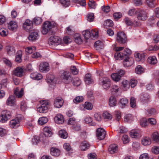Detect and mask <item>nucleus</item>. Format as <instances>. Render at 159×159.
Instances as JSON below:
<instances>
[{"mask_svg":"<svg viewBox=\"0 0 159 159\" xmlns=\"http://www.w3.org/2000/svg\"><path fill=\"white\" fill-rule=\"evenodd\" d=\"M44 134L46 137H50L52 134L51 129L48 127H45L43 129Z\"/></svg>","mask_w":159,"mask_h":159,"instance_id":"393cba45","label":"nucleus"},{"mask_svg":"<svg viewBox=\"0 0 159 159\" xmlns=\"http://www.w3.org/2000/svg\"><path fill=\"white\" fill-rule=\"evenodd\" d=\"M8 27L10 30L15 31L18 27V25L16 21H11L8 24Z\"/></svg>","mask_w":159,"mask_h":159,"instance_id":"6ab92c4d","label":"nucleus"},{"mask_svg":"<svg viewBox=\"0 0 159 159\" xmlns=\"http://www.w3.org/2000/svg\"><path fill=\"white\" fill-rule=\"evenodd\" d=\"M111 76L112 79L114 81L118 82L120 81L121 78V76L120 75L116 73H112Z\"/></svg>","mask_w":159,"mask_h":159,"instance_id":"ea45409f","label":"nucleus"},{"mask_svg":"<svg viewBox=\"0 0 159 159\" xmlns=\"http://www.w3.org/2000/svg\"><path fill=\"white\" fill-rule=\"evenodd\" d=\"M36 48L34 46H31L25 48V51L26 53L30 54L32 53L33 52L35 51Z\"/></svg>","mask_w":159,"mask_h":159,"instance_id":"864d4df0","label":"nucleus"},{"mask_svg":"<svg viewBox=\"0 0 159 159\" xmlns=\"http://www.w3.org/2000/svg\"><path fill=\"white\" fill-rule=\"evenodd\" d=\"M39 69L41 72H47L49 70V64L46 62L41 63L39 65Z\"/></svg>","mask_w":159,"mask_h":159,"instance_id":"ddd939ff","label":"nucleus"},{"mask_svg":"<svg viewBox=\"0 0 159 159\" xmlns=\"http://www.w3.org/2000/svg\"><path fill=\"white\" fill-rule=\"evenodd\" d=\"M5 48L8 55L9 56L14 55L16 53V50L14 47L12 46L8 45Z\"/></svg>","mask_w":159,"mask_h":159,"instance_id":"dca6fc26","label":"nucleus"},{"mask_svg":"<svg viewBox=\"0 0 159 159\" xmlns=\"http://www.w3.org/2000/svg\"><path fill=\"white\" fill-rule=\"evenodd\" d=\"M156 0H146L148 6L150 7H154L156 5Z\"/></svg>","mask_w":159,"mask_h":159,"instance_id":"37998d69","label":"nucleus"},{"mask_svg":"<svg viewBox=\"0 0 159 159\" xmlns=\"http://www.w3.org/2000/svg\"><path fill=\"white\" fill-rule=\"evenodd\" d=\"M102 116L106 119L111 120L112 118V116L107 111H104L103 113Z\"/></svg>","mask_w":159,"mask_h":159,"instance_id":"6e6d98bb","label":"nucleus"},{"mask_svg":"<svg viewBox=\"0 0 159 159\" xmlns=\"http://www.w3.org/2000/svg\"><path fill=\"white\" fill-rule=\"evenodd\" d=\"M64 101L62 98L60 97L56 98L54 100V106L55 107L60 108L63 105Z\"/></svg>","mask_w":159,"mask_h":159,"instance_id":"9b49d317","label":"nucleus"},{"mask_svg":"<svg viewBox=\"0 0 159 159\" xmlns=\"http://www.w3.org/2000/svg\"><path fill=\"white\" fill-rule=\"evenodd\" d=\"M147 61L150 64H155L157 62V60L155 57L153 56L149 57L147 59Z\"/></svg>","mask_w":159,"mask_h":159,"instance_id":"4c0bfd02","label":"nucleus"},{"mask_svg":"<svg viewBox=\"0 0 159 159\" xmlns=\"http://www.w3.org/2000/svg\"><path fill=\"white\" fill-rule=\"evenodd\" d=\"M14 94L18 98H21L24 94V89L21 88L19 91L18 88H16L14 91Z\"/></svg>","mask_w":159,"mask_h":159,"instance_id":"b1692460","label":"nucleus"},{"mask_svg":"<svg viewBox=\"0 0 159 159\" xmlns=\"http://www.w3.org/2000/svg\"><path fill=\"white\" fill-rule=\"evenodd\" d=\"M55 122L58 124H61L64 122V118L62 115L58 114L54 118Z\"/></svg>","mask_w":159,"mask_h":159,"instance_id":"4be33fe9","label":"nucleus"},{"mask_svg":"<svg viewBox=\"0 0 159 159\" xmlns=\"http://www.w3.org/2000/svg\"><path fill=\"white\" fill-rule=\"evenodd\" d=\"M104 25L106 28L111 27L113 25V23L111 20L108 19L104 22Z\"/></svg>","mask_w":159,"mask_h":159,"instance_id":"8fccbe9b","label":"nucleus"},{"mask_svg":"<svg viewBox=\"0 0 159 159\" xmlns=\"http://www.w3.org/2000/svg\"><path fill=\"white\" fill-rule=\"evenodd\" d=\"M131 137L133 138H138L141 136V132L139 129H133L130 133Z\"/></svg>","mask_w":159,"mask_h":159,"instance_id":"a211bd4d","label":"nucleus"},{"mask_svg":"<svg viewBox=\"0 0 159 159\" xmlns=\"http://www.w3.org/2000/svg\"><path fill=\"white\" fill-rule=\"evenodd\" d=\"M55 25H52L51 22L49 21H46L44 22L42 27L41 32L43 34H46L55 25H56V23L54 24Z\"/></svg>","mask_w":159,"mask_h":159,"instance_id":"20e7f679","label":"nucleus"},{"mask_svg":"<svg viewBox=\"0 0 159 159\" xmlns=\"http://www.w3.org/2000/svg\"><path fill=\"white\" fill-rule=\"evenodd\" d=\"M11 117V112L8 110H5L2 111L0 115V122L5 123Z\"/></svg>","mask_w":159,"mask_h":159,"instance_id":"7ed1b4c3","label":"nucleus"},{"mask_svg":"<svg viewBox=\"0 0 159 159\" xmlns=\"http://www.w3.org/2000/svg\"><path fill=\"white\" fill-rule=\"evenodd\" d=\"M49 104L48 102L45 100L40 101V104L37 107V111L40 113H45L47 112Z\"/></svg>","mask_w":159,"mask_h":159,"instance_id":"f257e3e1","label":"nucleus"},{"mask_svg":"<svg viewBox=\"0 0 159 159\" xmlns=\"http://www.w3.org/2000/svg\"><path fill=\"white\" fill-rule=\"evenodd\" d=\"M61 78L67 84L72 81V78L70 76V73L67 71H65L62 73L61 75Z\"/></svg>","mask_w":159,"mask_h":159,"instance_id":"6e6552de","label":"nucleus"},{"mask_svg":"<svg viewBox=\"0 0 159 159\" xmlns=\"http://www.w3.org/2000/svg\"><path fill=\"white\" fill-rule=\"evenodd\" d=\"M122 140L124 144H126L129 142L128 136L126 135H124L123 136Z\"/></svg>","mask_w":159,"mask_h":159,"instance_id":"69168bd1","label":"nucleus"},{"mask_svg":"<svg viewBox=\"0 0 159 159\" xmlns=\"http://www.w3.org/2000/svg\"><path fill=\"white\" fill-rule=\"evenodd\" d=\"M149 96L147 93L145 94L141 97V100L143 102H147L149 100Z\"/></svg>","mask_w":159,"mask_h":159,"instance_id":"052dcab7","label":"nucleus"},{"mask_svg":"<svg viewBox=\"0 0 159 159\" xmlns=\"http://www.w3.org/2000/svg\"><path fill=\"white\" fill-rule=\"evenodd\" d=\"M83 100V98L82 96H78L76 97L73 100L75 103H77L82 102Z\"/></svg>","mask_w":159,"mask_h":159,"instance_id":"0e129e2a","label":"nucleus"},{"mask_svg":"<svg viewBox=\"0 0 159 159\" xmlns=\"http://www.w3.org/2000/svg\"><path fill=\"white\" fill-rule=\"evenodd\" d=\"M118 146L115 144L110 145L108 148V152L111 154H113L117 152L118 151Z\"/></svg>","mask_w":159,"mask_h":159,"instance_id":"f3484780","label":"nucleus"},{"mask_svg":"<svg viewBox=\"0 0 159 159\" xmlns=\"http://www.w3.org/2000/svg\"><path fill=\"white\" fill-rule=\"evenodd\" d=\"M136 60L137 61H143L144 60V55L143 54H140L137 53L135 55Z\"/></svg>","mask_w":159,"mask_h":159,"instance_id":"72a5a7b5","label":"nucleus"},{"mask_svg":"<svg viewBox=\"0 0 159 159\" xmlns=\"http://www.w3.org/2000/svg\"><path fill=\"white\" fill-rule=\"evenodd\" d=\"M73 1L75 3L79 4L82 6H84L86 4L85 0H73Z\"/></svg>","mask_w":159,"mask_h":159,"instance_id":"bf43d9fd","label":"nucleus"},{"mask_svg":"<svg viewBox=\"0 0 159 159\" xmlns=\"http://www.w3.org/2000/svg\"><path fill=\"white\" fill-rule=\"evenodd\" d=\"M134 62L133 58L131 57H126L123 61V63L124 66L125 67H128L131 66Z\"/></svg>","mask_w":159,"mask_h":159,"instance_id":"4468645a","label":"nucleus"},{"mask_svg":"<svg viewBox=\"0 0 159 159\" xmlns=\"http://www.w3.org/2000/svg\"><path fill=\"white\" fill-rule=\"evenodd\" d=\"M75 41L77 44H80L82 43V40L81 38L80 35L78 33L75 34L74 36Z\"/></svg>","mask_w":159,"mask_h":159,"instance_id":"2f4dec72","label":"nucleus"},{"mask_svg":"<svg viewBox=\"0 0 159 159\" xmlns=\"http://www.w3.org/2000/svg\"><path fill=\"white\" fill-rule=\"evenodd\" d=\"M114 116L115 119L119 121L121 117V114L120 111H116L114 112Z\"/></svg>","mask_w":159,"mask_h":159,"instance_id":"13d9d810","label":"nucleus"},{"mask_svg":"<svg viewBox=\"0 0 159 159\" xmlns=\"http://www.w3.org/2000/svg\"><path fill=\"white\" fill-rule=\"evenodd\" d=\"M38 34L37 32H34L30 33L28 37L29 40L34 41L37 40Z\"/></svg>","mask_w":159,"mask_h":159,"instance_id":"cd10ccee","label":"nucleus"},{"mask_svg":"<svg viewBox=\"0 0 159 159\" xmlns=\"http://www.w3.org/2000/svg\"><path fill=\"white\" fill-rule=\"evenodd\" d=\"M91 34L92 39L96 38L98 35V30H93L91 31Z\"/></svg>","mask_w":159,"mask_h":159,"instance_id":"09e8293b","label":"nucleus"},{"mask_svg":"<svg viewBox=\"0 0 159 159\" xmlns=\"http://www.w3.org/2000/svg\"><path fill=\"white\" fill-rule=\"evenodd\" d=\"M20 108L21 110L24 111L27 108V105L26 102L25 101H22L21 102L20 106Z\"/></svg>","mask_w":159,"mask_h":159,"instance_id":"e2e57ef3","label":"nucleus"},{"mask_svg":"<svg viewBox=\"0 0 159 159\" xmlns=\"http://www.w3.org/2000/svg\"><path fill=\"white\" fill-rule=\"evenodd\" d=\"M84 80L86 84H89L94 83V81L91 75L89 73L86 74Z\"/></svg>","mask_w":159,"mask_h":159,"instance_id":"412c9836","label":"nucleus"},{"mask_svg":"<svg viewBox=\"0 0 159 159\" xmlns=\"http://www.w3.org/2000/svg\"><path fill=\"white\" fill-rule=\"evenodd\" d=\"M46 80L48 83H51L52 84L56 83L54 76L53 75H47L46 76Z\"/></svg>","mask_w":159,"mask_h":159,"instance_id":"c756f323","label":"nucleus"},{"mask_svg":"<svg viewBox=\"0 0 159 159\" xmlns=\"http://www.w3.org/2000/svg\"><path fill=\"white\" fill-rule=\"evenodd\" d=\"M119 87L116 85H113L111 89V91L112 93H117L119 91Z\"/></svg>","mask_w":159,"mask_h":159,"instance_id":"680f3d73","label":"nucleus"},{"mask_svg":"<svg viewBox=\"0 0 159 159\" xmlns=\"http://www.w3.org/2000/svg\"><path fill=\"white\" fill-rule=\"evenodd\" d=\"M128 103V100L125 98L121 99L119 102L120 105L122 108L126 106Z\"/></svg>","mask_w":159,"mask_h":159,"instance_id":"a19ab883","label":"nucleus"},{"mask_svg":"<svg viewBox=\"0 0 159 159\" xmlns=\"http://www.w3.org/2000/svg\"><path fill=\"white\" fill-rule=\"evenodd\" d=\"M124 21L125 23L128 26H131L134 25L136 26H138L140 25V23L139 22L135 21L133 22L128 17L125 18Z\"/></svg>","mask_w":159,"mask_h":159,"instance_id":"5701e85b","label":"nucleus"},{"mask_svg":"<svg viewBox=\"0 0 159 159\" xmlns=\"http://www.w3.org/2000/svg\"><path fill=\"white\" fill-rule=\"evenodd\" d=\"M25 69L19 66L14 70L13 74L17 76L21 77L23 75Z\"/></svg>","mask_w":159,"mask_h":159,"instance_id":"1a4fd4ad","label":"nucleus"},{"mask_svg":"<svg viewBox=\"0 0 159 159\" xmlns=\"http://www.w3.org/2000/svg\"><path fill=\"white\" fill-rule=\"evenodd\" d=\"M71 71L73 75H77L78 72V70L75 66H71L70 67Z\"/></svg>","mask_w":159,"mask_h":159,"instance_id":"338daca9","label":"nucleus"},{"mask_svg":"<svg viewBox=\"0 0 159 159\" xmlns=\"http://www.w3.org/2000/svg\"><path fill=\"white\" fill-rule=\"evenodd\" d=\"M50 153L51 154L55 157L58 156L60 154V150L57 148H52L50 149Z\"/></svg>","mask_w":159,"mask_h":159,"instance_id":"a878e982","label":"nucleus"},{"mask_svg":"<svg viewBox=\"0 0 159 159\" xmlns=\"http://www.w3.org/2000/svg\"><path fill=\"white\" fill-rule=\"evenodd\" d=\"M22 53V51L21 50H18L17 52L15 59V61L16 62L20 63L21 61Z\"/></svg>","mask_w":159,"mask_h":159,"instance_id":"7c9ffc66","label":"nucleus"},{"mask_svg":"<svg viewBox=\"0 0 159 159\" xmlns=\"http://www.w3.org/2000/svg\"><path fill=\"white\" fill-rule=\"evenodd\" d=\"M131 50L128 48H126L122 53L119 52H116L115 54V56L117 58H122L125 57H129V56L131 54Z\"/></svg>","mask_w":159,"mask_h":159,"instance_id":"0eeeda50","label":"nucleus"},{"mask_svg":"<svg viewBox=\"0 0 159 159\" xmlns=\"http://www.w3.org/2000/svg\"><path fill=\"white\" fill-rule=\"evenodd\" d=\"M116 40L119 43H125L127 42V36L124 32H118L116 34Z\"/></svg>","mask_w":159,"mask_h":159,"instance_id":"39448f33","label":"nucleus"},{"mask_svg":"<svg viewBox=\"0 0 159 159\" xmlns=\"http://www.w3.org/2000/svg\"><path fill=\"white\" fill-rule=\"evenodd\" d=\"M59 136L62 138L66 139L67 137L66 131L64 129L60 130L59 132Z\"/></svg>","mask_w":159,"mask_h":159,"instance_id":"49530a36","label":"nucleus"},{"mask_svg":"<svg viewBox=\"0 0 159 159\" xmlns=\"http://www.w3.org/2000/svg\"><path fill=\"white\" fill-rule=\"evenodd\" d=\"M88 4L91 8H95L96 7L95 2L93 0H89Z\"/></svg>","mask_w":159,"mask_h":159,"instance_id":"774afa93","label":"nucleus"},{"mask_svg":"<svg viewBox=\"0 0 159 159\" xmlns=\"http://www.w3.org/2000/svg\"><path fill=\"white\" fill-rule=\"evenodd\" d=\"M82 34L84 38L86 40L88 39L90 37L91 38V32H90L88 30L83 31L82 32Z\"/></svg>","mask_w":159,"mask_h":159,"instance_id":"79ce46f5","label":"nucleus"},{"mask_svg":"<svg viewBox=\"0 0 159 159\" xmlns=\"http://www.w3.org/2000/svg\"><path fill=\"white\" fill-rule=\"evenodd\" d=\"M152 138L154 141L158 143L159 142V134L157 132H154L152 134Z\"/></svg>","mask_w":159,"mask_h":159,"instance_id":"3c124183","label":"nucleus"},{"mask_svg":"<svg viewBox=\"0 0 159 159\" xmlns=\"http://www.w3.org/2000/svg\"><path fill=\"white\" fill-rule=\"evenodd\" d=\"M107 133L105 130L100 127V140L104 139L107 135Z\"/></svg>","mask_w":159,"mask_h":159,"instance_id":"58836bf2","label":"nucleus"},{"mask_svg":"<svg viewBox=\"0 0 159 159\" xmlns=\"http://www.w3.org/2000/svg\"><path fill=\"white\" fill-rule=\"evenodd\" d=\"M62 39L59 37L54 36L50 37L49 39L48 43L50 45H57L61 43Z\"/></svg>","mask_w":159,"mask_h":159,"instance_id":"423d86ee","label":"nucleus"},{"mask_svg":"<svg viewBox=\"0 0 159 159\" xmlns=\"http://www.w3.org/2000/svg\"><path fill=\"white\" fill-rule=\"evenodd\" d=\"M84 107L83 110H85V109L88 110H91L93 108V106L92 104L89 102H85L84 104L83 105Z\"/></svg>","mask_w":159,"mask_h":159,"instance_id":"c9c22d12","label":"nucleus"},{"mask_svg":"<svg viewBox=\"0 0 159 159\" xmlns=\"http://www.w3.org/2000/svg\"><path fill=\"white\" fill-rule=\"evenodd\" d=\"M22 116L18 114L14 119L11 120L9 122V126L11 128L16 129L20 125V122L21 120Z\"/></svg>","mask_w":159,"mask_h":159,"instance_id":"f03ea898","label":"nucleus"},{"mask_svg":"<svg viewBox=\"0 0 159 159\" xmlns=\"http://www.w3.org/2000/svg\"><path fill=\"white\" fill-rule=\"evenodd\" d=\"M60 4L65 7H68L70 5V0H59Z\"/></svg>","mask_w":159,"mask_h":159,"instance_id":"a18cd8bd","label":"nucleus"},{"mask_svg":"<svg viewBox=\"0 0 159 159\" xmlns=\"http://www.w3.org/2000/svg\"><path fill=\"white\" fill-rule=\"evenodd\" d=\"M89 144L86 141H83L80 144V148L81 151H85L89 147Z\"/></svg>","mask_w":159,"mask_h":159,"instance_id":"bb28decb","label":"nucleus"},{"mask_svg":"<svg viewBox=\"0 0 159 159\" xmlns=\"http://www.w3.org/2000/svg\"><path fill=\"white\" fill-rule=\"evenodd\" d=\"M109 104L110 107H113L116 105V98L114 96H111L109 98Z\"/></svg>","mask_w":159,"mask_h":159,"instance_id":"c85d7f7f","label":"nucleus"},{"mask_svg":"<svg viewBox=\"0 0 159 159\" xmlns=\"http://www.w3.org/2000/svg\"><path fill=\"white\" fill-rule=\"evenodd\" d=\"M144 71V69L140 65H138L135 68V72L138 74H141Z\"/></svg>","mask_w":159,"mask_h":159,"instance_id":"f704fd0d","label":"nucleus"},{"mask_svg":"<svg viewBox=\"0 0 159 159\" xmlns=\"http://www.w3.org/2000/svg\"><path fill=\"white\" fill-rule=\"evenodd\" d=\"M87 20L89 22H92L93 21L94 19V14L93 13H88L87 16Z\"/></svg>","mask_w":159,"mask_h":159,"instance_id":"5fc2aeb1","label":"nucleus"},{"mask_svg":"<svg viewBox=\"0 0 159 159\" xmlns=\"http://www.w3.org/2000/svg\"><path fill=\"white\" fill-rule=\"evenodd\" d=\"M8 34L7 30L5 28H2L0 29V35L3 37H6Z\"/></svg>","mask_w":159,"mask_h":159,"instance_id":"603ef678","label":"nucleus"},{"mask_svg":"<svg viewBox=\"0 0 159 159\" xmlns=\"http://www.w3.org/2000/svg\"><path fill=\"white\" fill-rule=\"evenodd\" d=\"M137 16L138 19L140 20H145L147 18V13L143 10H141L138 12Z\"/></svg>","mask_w":159,"mask_h":159,"instance_id":"2eb2a0df","label":"nucleus"},{"mask_svg":"<svg viewBox=\"0 0 159 159\" xmlns=\"http://www.w3.org/2000/svg\"><path fill=\"white\" fill-rule=\"evenodd\" d=\"M42 21V19L39 17H36L33 20L32 22L33 24L38 25L40 24Z\"/></svg>","mask_w":159,"mask_h":159,"instance_id":"de8ad7c7","label":"nucleus"},{"mask_svg":"<svg viewBox=\"0 0 159 159\" xmlns=\"http://www.w3.org/2000/svg\"><path fill=\"white\" fill-rule=\"evenodd\" d=\"M33 24L32 21L29 20H27L24 23L23 28L27 32L30 31L31 30L32 28Z\"/></svg>","mask_w":159,"mask_h":159,"instance_id":"9d476101","label":"nucleus"},{"mask_svg":"<svg viewBox=\"0 0 159 159\" xmlns=\"http://www.w3.org/2000/svg\"><path fill=\"white\" fill-rule=\"evenodd\" d=\"M142 143L144 146L149 145L151 143V141L149 138L144 137L142 140Z\"/></svg>","mask_w":159,"mask_h":159,"instance_id":"473e14b6","label":"nucleus"},{"mask_svg":"<svg viewBox=\"0 0 159 159\" xmlns=\"http://www.w3.org/2000/svg\"><path fill=\"white\" fill-rule=\"evenodd\" d=\"M102 85L104 89H107L111 86V82L109 79L107 77L104 78L102 82Z\"/></svg>","mask_w":159,"mask_h":159,"instance_id":"f8f14e48","label":"nucleus"},{"mask_svg":"<svg viewBox=\"0 0 159 159\" xmlns=\"http://www.w3.org/2000/svg\"><path fill=\"white\" fill-rule=\"evenodd\" d=\"M15 97L13 95H10L7 98L6 101V104L7 105L12 106L15 105Z\"/></svg>","mask_w":159,"mask_h":159,"instance_id":"aec40b11","label":"nucleus"},{"mask_svg":"<svg viewBox=\"0 0 159 159\" xmlns=\"http://www.w3.org/2000/svg\"><path fill=\"white\" fill-rule=\"evenodd\" d=\"M48 121V118L45 117H42L39 118L38 123L40 125H43L46 123Z\"/></svg>","mask_w":159,"mask_h":159,"instance_id":"e433bc0d","label":"nucleus"},{"mask_svg":"<svg viewBox=\"0 0 159 159\" xmlns=\"http://www.w3.org/2000/svg\"><path fill=\"white\" fill-rule=\"evenodd\" d=\"M130 104V107L132 108H134L136 107V100L134 97H132L131 98Z\"/></svg>","mask_w":159,"mask_h":159,"instance_id":"4d7b16f0","label":"nucleus"},{"mask_svg":"<svg viewBox=\"0 0 159 159\" xmlns=\"http://www.w3.org/2000/svg\"><path fill=\"white\" fill-rule=\"evenodd\" d=\"M122 86L124 90H127L130 87L129 82L126 80H123L122 82Z\"/></svg>","mask_w":159,"mask_h":159,"instance_id":"c03bdc74","label":"nucleus"}]
</instances>
